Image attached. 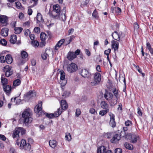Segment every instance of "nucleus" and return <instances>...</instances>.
<instances>
[{
    "instance_id": "20e7f679",
    "label": "nucleus",
    "mask_w": 153,
    "mask_h": 153,
    "mask_svg": "<svg viewBox=\"0 0 153 153\" xmlns=\"http://www.w3.org/2000/svg\"><path fill=\"white\" fill-rule=\"evenodd\" d=\"M25 130L22 128H16L13 133L12 135L13 138H17L19 137V133H20L22 135H23L25 134Z\"/></svg>"
},
{
    "instance_id": "bb28decb",
    "label": "nucleus",
    "mask_w": 153,
    "mask_h": 153,
    "mask_svg": "<svg viewBox=\"0 0 153 153\" xmlns=\"http://www.w3.org/2000/svg\"><path fill=\"white\" fill-rule=\"evenodd\" d=\"M36 19L37 21L41 23H43L44 20L42 18V16L40 13H38L36 16Z\"/></svg>"
},
{
    "instance_id": "338daca9",
    "label": "nucleus",
    "mask_w": 153,
    "mask_h": 153,
    "mask_svg": "<svg viewBox=\"0 0 153 153\" xmlns=\"http://www.w3.org/2000/svg\"><path fill=\"white\" fill-rule=\"evenodd\" d=\"M114 95L117 98V94H118V90L116 89H114L113 91Z\"/></svg>"
},
{
    "instance_id": "393cba45",
    "label": "nucleus",
    "mask_w": 153,
    "mask_h": 153,
    "mask_svg": "<svg viewBox=\"0 0 153 153\" xmlns=\"http://www.w3.org/2000/svg\"><path fill=\"white\" fill-rule=\"evenodd\" d=\"M8 28H3L1 30V35L4 36H8Z\"/></svg>"
},
{
    "instance_id": "864d4df0",
    "label": "nucleus",
    "mask_w": 153,
    "mask_h": 153,
    "mask_svg": "<svg viewBox=\"0 0 153 153\" xmlns=\"http://www.w3.org/2000/svg\"><path fill=\"white\" fill-rule=\"evenodd\" d=\"M81 113L80 110L79 108H77L76 109V115L77 117L79 116Z\"/></svg>"
},
{
    "instance_id": "e433bc0d",
    "label": "nucleus",
    "mask_w": 153,
    "mask_h": 153,
    "mask_svg": "<svg viewBox=\"0 0 153 153\" xmlns=\"http://www.w3.org/2000/svg\"><path fill=\"white\" fill-rule=\"evenodd\" d=\"M26 141L25 140H22L21 141L20 145V149H23L25 145L26 144Z\"/></svg>"
},
{
    "instance_id": "f3484780",
    "label": "nucleus",
    "mask_w": 153,
    "mask_h": 153,
    "mask_svg": "<svg viewBox=\"0 0 153 153\" xmlns=\"http://www.w3.org/2000/svg\"><path fill=\"white\" fill-rule=\"evenodd\" d=\"M47 37V36L45 33L43 32H42L40 34V39L42 41L41 43L43 45H45V40Z\"/></svg>"
},
{
    "instance_id": "4468645a",
    "label": "nucleus",
    "mask_w": 153,
    "mask_h": 153,
    "mask_svg": "<svg viewBox=\"0 0 153 153\" xmlns=\"http://www.w3.org/2000/svg\"><path fill=\"white\" fill-rule=\"evenodd\" d=\"M112 47L114 49V52H117L119 48V43L117 41L113 40L111 41Z\"/></svg>"
},
{
    "instance_id": "603ef678",
    "label": "nucleus",
    "mask_w": 153,
    "mask_h": 153,
    "mask_svg": "<svg viewBox=\"0 0 153 153\" xmlns=\"http://www.w3.org/2000/svg\"><path fill=\"white\" fill-rule=\"evenodd\" d=\"M15 4L17 8L19 9L21 8L22 6L21 3L20 2H15Z\"/></svg>"
},
{
    "instance_id": "79ce46f5",
    "label": "nucleus",
    "mask_w": 153,
    "mask_h": 153,
    "mask_svg": "<svg viewBox=\"0 0 153 153\" xmlns=\"http://www.w3.org/2000/svg\"><path fill=\"white\" fill-rule=\"evenodd\" d=\"M32 45L35 47H37L39 45V43L37 41H32L31 42Z\"/></svg>"
},
{
    "instance_id": "423d86ee",
    "label": "nucleus",
    "mask_w": 153,
    "mask_h": 153,
    "mask_svg": "<svg viewBox=\"0 0 153 153\" xmlns=\"http://www.w3.org/2000/svg\"><path fill=\"white\" fill-rule=\"evenodd\" d=\"M77 69V66L74 63H72L68 65L67 67V70L70 73L74 72L76 71Z\"/></svg>"
},
{
    "instance_id": "a878e982",
    "label": "nucleus",
    "mask_w": 153,
    "mask_h": 153,
    "mask_svg": "<svg viewBox=\"0 0 153 153\" xmlns=\"http://www.w3.org/2000/svg\"><path fill=\"white\" fill-rule=\"evenodd\" d=\"M6 60V62L8 64H11L13 61V59L10 55H7L5 57Z\"/></svg>"
},
{
    "instance_id": "6e6552de",
    "label": "nucleus",
    "mask_w": 153,
    "mask_h": 153,
    "mask_svg": "<svg viewBox=\"0 0 153 153\" xmlns=\"http://www.w3.org/2000/svg\"><path fill=\"white\" fill-rule=\"evenodd\" d=\"M62 111L60 108L58 109L57 111H56L54 113L48 114L46 113L45 116L50 118H53L54 117H58L62 113Z\"/></svg>"
},
{
    "instance_id": "9b49d317",
    "label": "nucleus",
    "mask_w": 153,
    "mask_h": 153,
    "mask_svg": "<svg viewBox=\"0 0 153 153\" xmlns=\"http://www.w3.org/2000/svg\"><path fill=\"white\" fill-rule=\"evenodd\" d=\"M79 74L83 77L84 78L88 77L90 75L88 71L86 69H83L80 70Z\"/></svg>"
},
{
    "instance_id": "a18cd8bd",
    "label": "nucleus",
    "mask_w": 153,
    "mask_h": 153,
    "mask_svg": "<svg viewBox=\"0 0 153 153\" xmlns=\"http://www.w3.org/2000/svg\"><path fill=\"white\" fill-rule=\"evenodd\" d=\"M92 16L95 18V19H98V13L97 11V10H95L92 14Z\"/></svg>"
},
{
    "instance_id": "aec40b11",
    "label": "nucleus",
    "mask_w": 153,
    "mask_h": 153,
    "mask_svg": "<svg viewBox=\"0 0 153 153\" xmlns=\"http://www.w3.org/2000/svg\"><path fill=\"white\" fill-rule=\"evenodd\" d=\"M7 19L6 16L0 15V22L4 25H6Z\"/></svg>"
},
{
    "instance_id": "39448f33",
    "label": "nucleus",
    "mask_w": 153,
    "mask_h": 153,
    "mask_svg": "<svg viewBox=\"0 0 153 153\" xmlns=\"http://www.w3.org/2000/svg\"><path fill=\"white\" fill-rule=\"evenodd\" d=\"M123 34L121 32H118L117 31H114L112 34L113 38L120 42L121 41L120 39V37L122 36V38L124 36H123Z\"/></svg>"
},
{
    "instance_id": "680f3d73",
    "label": "nucleus",
    "mask_w": 153,
    "mask_h": 153,
    "mask_svg": "<svg viewBox=\"0 0 153 153\" xmlns=\"http://www.w3.org/2000/svg\"><path fill=\"white\" fill-rule=\"evenodd\" d=\"M122 150L120 148H117L115 150V153H122Z\"/></svg>"
},
{
    "instance_id": "bf43d9fd",
    "label": "nucleus",
    "mask_w": 153,
    "mask_h": 153,
    "mask_svg": "<svg viewBox=\"0 0 153 153\" xmlns=\"http://www.w3.org/2000/svg\"><path fill=\"white\" fill-rule=\"evenodd\" d=\"M40 29L38 27H35L34 31L37 33H39L40 32Z\"/></svg>"
},
{
    "instance_id": "4be33fe9",
    "label": "nucleus",
    "mask_w": 153,
    "mask_h": 153,
    "mask_svg": "<svg viewBox=\"0 0 153 153\" xmlns=\"http://www.w3.org/2000/svg\"><path fill=\"white\" fill-rule=\"evenodd\" d=\"M106 149L104 146H101L98 148L97 153H105Z\"/></svg>"
},
{
    "instance_id": "1a4fd4ad",
    "label": "nucleus",
    "mask_w": 153,
    "mask_h": 153,
    "mask_svg": "<svg viewBox=\"0 0 153 153\" xmlns=\"http://www.w3.org/2000/svg\"><path fill=\"white\" fill-rule=\"evenodd\" d=\"M124 137L120 133H116L113 136L111 140V143H116L121 139V137Z\"/></svg>"
},
{
    "instance_id": "774afa93",
    "label": "nucleus",
    "mask_w": 153,
    "mask_h": 153,
    "mask_svg": "<svg viewBox=\"0 0 153 153\" xmlns=\"http://www.w3.org/2000/svg\"><path fill=\"white\" fill-rule=\"evenodd\" d=\"M74 30L73 28H71L69 29L68 31V35H70L72 33H73L74 31Z\"/></svg>"
},
{
    "instance_id": "e2e57ef3",
    "label": "nucleus",
    "mask_w": 153,
    "mask_h": 153,
    "mask_svg": "<svg viewBox=\"0 0 153 153\" xmlns=\"http://www.w3.org/2000/svg\"><path fill=\"white\" fill-rule=\"evenodd\" d=\"M105 135L108 138H110L111 137L112 134L111 133H105Z\"/></svg>"
},
{
    "instance_id": "4c0bfd02",
    "label": "nucleus",
    "mask_w": 153,
    "mask_h": 153,
    "mask_svg": "<svg viewBox=\"0 0 153 153\" xmlns=\"http://www.w3.org/2000/svg\"><path fill=\"white\" fill-rule=\"evenodd\" d=\"M119 80L120 82H124L125 86L126 85V80L124 77L123 76L120 75L119 78Z\"/></svg>"
},
{
    "instance_id": "7c9ffc66",
    "label": "nucleus",
    "mask_w": 153,
    "mask_h": 153,
    "mask_svg": "<svg viewBox=\"0 0 153 153\" xmlns=\"http://www.w3.org/2000/svg\"><path fill=\"white\" fill-rule=\"evenodd\" d=\"M146 48L149 50L151 54H153V49L151 47V45L150 43L148 42L146 43Z\"/></svg>"
},
{
    "instance_id": "de8ad7c7",
    "label": "nucleus",
    "mask_w": 153,
    "mask_h": 153,
    "mask_svg": "<svg viewBox=\"0 0 153 153\" xmlns=\"http://www.w3.org/2000/svg\"><path fill=\"white\" fill-rule=\"evenodd\" d=\"M6 59L4 58V56L0 55V62L4 63L5 62Z\"/></svg>"
},
{
    "instance_id": "f03ea898",
    "label": "nucleus",
    "mask_w": 153,
    "mask_h": 153,
    "mask_svg": "<svg viewBox=\"0 0 153 153\" xmlns=\"http://www.w3.org/2000/svg\"><path fill=\"white\" fill-rule=\"evenodd\" d=\"M60 7L58 4L54 5L53 7V11L52 12L51 16L53 18L58 19L59 16V14L60 11Z\"/></svg>"
},
{
    "instance_id": "412c9836",
    "label": "nucleus",
    "mask_w": 153,
    "mask_h": 153,
    "mask_svg": "<svg viewBox=\"0 0 153 153\" xmlns=\"http://www.w3.org/2000/svg\"><path fill=\"white\" fill-rule=\"evenodd\" d=\"M117 98L113 97V98L111 100H109L108 102L111 105V106H112L116 104L117 103Z\"/></svg>"
},
{
    "instance_id": "7ed1b4c3",
    "label": "nucleus",
    "mask_w": 153,
    "mask_h": 153,
    "mask_svg": "<svg viewBox=\"0 0 153 153\" xmlns=\"http://www.w3.org/2000/svg\"><path fill=\"white\" fill-rule=\"evenodd\" d=\"M21 58H20L17 64L19 65H22L26 61L27 59L28 54L27 52L25 51H22L21 52Z\"/></svg>"
},
{
    "instance_id": "473e14b6",
    "label": "nucleus",
    "mask_w": 153,
    "mask_h": 153,
    "mask_svg": "<svg viewBox=\"0 0 153 153\" xmlns=\"http://www.w3.org/2000/svg\"><path fill=\"white\" fill-rule=\"evenodd\" d=\"M65 13H62L61 14L59 13V17L58 19H62L63 21H65Z\"/></svg>"
},
{
    "instance_id": "0eeeda50",
    "label": "nucleus",
    "mask_w": 153,
    "mask_h": 153,
    "mask_svg": "<svg viewBox=\"0 0 153 153\" xmlns=\"http://www.w3.org/2000/svg\"><path fill=\"white\" fill-rule=\"evenodd\" d=\"M101 75L98 72H96L94 74V81L91 82L92 85H94L99 83L101 81Z\"/></svg>"
},
{
    "instance_id": "72a5a7b5",
    "label": "nucleus",
    "mask_w": 153,
    "mask_h": 153,
    "mask_svg": "<svg viewBox=\"0 0 153 153\" xmlns=\"http://www.w3.org/2000/svg\"><path fill=\"white\" fill-rule=\"evenodd\" d=\"M125 146L127 149L132 150L133 149V146L132 145L129 144L127 143H125L124 144Z\"/></svg>"
},
{
    "instance_id": "5701e85b",
    "label": "nucleus",
    "mask_w": 153,
    "mask_h": 153,
    "mask_svg": "<svg viewBox=\"0 0 153 153\" xmlns=\"http://www.w3.org/2000/svg\"><path fill=\"white\" fill-rule=\"evenodd\" d=\"M16 36L14 34L12 35L10 37V42L12 44H15L16 41Z\"/></svg>"
},
{
    "instance_id": "9d476101",
    "label": "nucleus",
    "mask_w": 153,
    "mask_h": 153,
    "mask_svg": "<svg viewBox=\"0 0 153 153\" xmlns=\"http://www.w3.org/2000/svg\"><path fill=\"white\" fill-rule=\"evenodd\" d=\"M42 108V102H39L34 108V111L36 113H40L41 115H42L44 114V112H42L41 111Z\"/></svg>"
},
{
    "instance_id": "69168bd1",
    "label": "nucleus",
    "mask_w": 153,
    "mask_h": 153,
    "mask_svg": "<svg viewBox=\"0 0 153 153\" xmlns=\"http://www.w3.org/2000/svg\"><path fill=\"white\" fill-rule=\"evenodd\" d=\"M131 124V122L130 121L127 120L125 122V125L126 126H129Z\"/></svg>"
},
{
    "instance_id": "13d9d810",
    "label": "nucleus",
    "mask_w": 153,
    "mask_h": 153,
    "mask_svg": "<svg viewBox=\"0 0 153 153\" xmlns=\"http://www.w3.org/2000/svg\"><path fill=\"white\" fill-rule=\"evenodd\" d=\"M123 131H121L120 133L122 134H126V131L128 130V128L126 127H123Z\"/></svg>"
},
{
    "instance_id": "09e8293b",
    "label": "nucleus",
    "mask_w": 153,
    "mask_h": 153,
    "mask_svg": "<svg viewBox=\"0 0 153 153\" xmlns=\"http://www.w3.org/2000/svg\"><path fill=\"white\" fill-rule=\"evenodd\" d=\"M48 56V55L46 52L42 54V58L44 60L46 59Z\"/></svg>"
},
{
    "instance_id": "a19ab883",
    "label": "nucleus",
    "mask_w": 153,
    "mask_h": 153,
    "mask_svg": "<svg viewBox=\"0 0 153 153\" xmlns=\"http://www.w3.org/2000/svg\"><path fill=\"white\" fill-rule=\"evenodd\" d=\"M137 137L135 135L132 136L131 138V142L132 143H136L137 141Z\"/></svg>"
},
{
    "instance_id": "f704fd0d",
    "label": "nucleus",
    "mask_w": 153,
    "mask_h": 153,
    "mask_svg": "<svg viewBox=\"0 0 153 153\" xmlns=\"http://www.w3.org/2000/svg\"><path fill=\"white\" fill-rule=\"evenodd\" d=\"M109 111V109H105L100 111L99 112V114L102 116H103Z\"/></svg>"
},
{
    "instance_id": "a211bd4d",
    "label": "nucleus",
    "mask_w": 153,
    "mask_h": 153,
    "mask_svg": "<svg viewBox=\"0 0 153 153\" xmlns=\"http://www.w3.org/2000/svg\"><path fill=\"white\" fill-rule=\"evenodd\" d=\"M76 57V55L74 52L71 51L69 52L67 56V58L70 60H72Z\"/></svg>"
},
{
    "instance_id": "49530a36",
    "label": "nucleus",
    "mask_w": 153,
    "mask_h": 153,
    "mask_svg": "<svg viewBox=\"0 0 153 153\" xmlns=\"http://www.w3.org/2000/svg\"><path fill=\"white\" fill-rule=\"evenodd\" d=\"M24 34L27 36L30 33V30L28 29H24Z\"/></svg>"
},
{
    "instance_id": "cd10ccee",
    "label": "nucleus",
    "mask_w": 153,
    "mask_h": 153,
    "mask_svg": "<svg viewBox=\"0 0 153 153\" xmlns=\"http://www.w3.org/2000/svg\"><path fill=\"white\" fill-rule=\"evenodd\" d=\"M49 144L51 147L53 148H54L56 146L57 143L55 140H51L49 141Z\"/></svg>"
},
{
    "instance_id": "2eb2a0df",
    "label": "nucleus",
    "mask_w": 153,
    "mask_h": 153,
    "mask_svg": "<svg viewBox=\"0 0 153 153\" xmlns=\"http://www.w3.org/2000/svg\"><path fill=\"white\" fill-rule=\"evenodd\" d=\"M104 98L108 101L110 100L113 98V95L112 93L105 90V92L104 95Z\"/></svg>"
},
{
    "instance_id": "37998d69",
    "label": "nucleus",
    "mask_w": 153,
    "mask_h": 153,
    "mask_svg": "<svg viewBox=\"0 0 153 153\" xmlns=\"http://www.w3.org/2000/svg\"><path fill=\"white\" fill-rule=\"evenodd\" d=\"M31 146L29 143H27L26 144L23 149L25 150H29L31 148Z\"/></svg>"
},
{
    "instance_id": "dca6fc26",
    "label": "nucleus",
    "mask_w": 153,
    "mask_h": 153,
    "mask_svg": "<svg viewBox=\"0 0 153 153\" xmlns=\"http://www.w3.org/2000/svg\"><path fill=\"white\" fill-rule=\"evenodd\" d=\"M65 42L64 39H62L59 40L55 46L54 49L56 50H58Z\"/></svg>"
},
{
    "instance_id": "c03bdc74",
    "label": "nucleus",
    "mask_w": 153,
    "mask_h": 153,
    "mask_svg": "<svg viewBox=\"0 0 153 153\" xmlns=\"http://www.w3.org/2000/svg\"><path fill=\"white\" fill-rule=\"evenodd\" d=\"M65 137L66 140L70 141L71 139V136L70 133H66Z\"/></svg>"
},
{
    "instance_id": "2f4dec72",
    "label": "nucleus",
    "mask_w": 153,
    "mask_h": 153,
    "mask_svg": "<svg viewBox=\"0 0 153 153\" xmlns=\"http://www.w3.org/2000/svg\"><path fill=\"white\" fill-rule=\"evenodd\" d=\"M1 82L3 85H5L7 84V79L5 78L4 75H2L1 78Z\"/></svg>"
},
{
    "instance_id": "c9c22d12",
    "label": "nucleus",
    "mask_w": 153,
    "mask_h": 153,
    "mask_svg": "<svg viewBox=\"0 0 153 153\" xmlns=\"http://www.w3.org/2000/svg\"><path fill=\"white\" fill-rule=\"evenodd\" d=\"M3 71L5 72H6V71H12V70H11V68L10 66H9L8 65H6L4 66L3 69Z\"/></svg>"
},
{
    "instance_id": "b1692460",
    "label": "nucleus",
    "mask_w": 153,
    "mask_h": 153,
    "mask_svg": "<svg viewBox=\"0 0 153 153\" xmlns=\"http://www.w3.org/2000/svg\"><path fill=\"white\" fill-rule=\"evenodd\" d=\"M3 88L4 91L7 94H9L10 93L11 89V87L9 85L4 86Z\"/></svg>"
},
{
    "instance_id": "052dcab7",
    "label": "nucleus",
    "mask_w": 153,
    "mask_h": 153,
    "mask_svg": "<svg viewBox=\"0 0 153 153\" xmlns=\"http://www.w3.org/2000/svg\"><path fill=\"white\" fill-rule=\"evenodd\" d=\"M70 93L69 91H65L63 93L62 96H65V97H67L70 94Z\"/></svg>"
},
{
    "instance_id": "f8f14e48",
    "label": "nucleus",
    "mask_w": 153,
    "mask_h": 153,
    "mask_svg": "<svg viewBox=\"0 0 153 153\" xmlns=\"http://www.w3.org/2000/svg\"><path fill=\"white\" fill-rule=\"evenodd\" d=\"M36 92L34 91H30L27 93L24 97L25 99L27 100L33 97H35L36 95Z\"/></svg>"
},
{
    "instance_id": "3c124183",
    "label": "nucleus",
    "mask_w": 153,
    "mask_h": 153,
    "mask_svg": "<svg viewBox=\"0 0 153 153\" xmlns=\"http://www.w3.org/2000/svg\"><path fill=\"white\" fill-rule=\"evenodd\" d=\"M134 30H137L139 28V25L138 23L135 22L134 24Z\"/></svg>"
},
{
    "instance_id": "8fccbe9b",
    "label": "nucleus",
    "mask_w": 153,
    "mask_h": 153,
    "mask_svg": "<svg viewBox=\"0 0 153 153\" xmlns=\"http://www.w3.org/2000/svg\"><path fill=\"white\" fill-rule=\"evenodd\" d=\"M7 43V41L4 39H1L0 41V43L4 46L6 45Z\"/></svg>"
},
{
    "instance_id": "4d7b16f0",
    "label": "nucleus",
    "mask_w": 153,
    "mask_h": 153,
    "mask_svg": "<svg viewBox=\"0 0 153 153\" xmlns=\"http://www.w3.org/2000/svg\"><path fill=\"white\" fill-rule=\"evenodd\" d=\"M13 74V71H7L5 72V75L7 77H8L11 75Z\"/></svg>"
},
{
    "instance_id": "ddd939ff",
    "label": "nucleus",
    "mask_w": 153,
    "mask_h": 153,
    "mask_svg": "<svg viewBox=\"0 0 153 153\" xmlns=\"http://www.w3.org/2000/svg\"><path fill=\"white\" fill-rule=\"evenodd\" d=\"M109 115L110 117V125L112 127H114L116 125V123L115 120L114 115L112 113H110L109 114Z\"/></svg>"
},
{
    "instance_id": "6ab92c4d",
    "label": "nucleus",
    "mask_w": 153,
    "mask_h": 153,
    "mask_svg": "<svg viewBox=\"0 0 153 153\" xmlns=\"http://www.w3.org/2000/svg\"><path fill=\"white\" fill-rule=\"evenodd\" d=\"M61 105L62 108H60V109H61L62 111V109L63 110H65L67 109L68 106L67 103L66 102V101L65 100H61Z\"/></svg>"
},
{
    "instance_id": "6e6d98bb",
    "label": "nucleus",
    "mask_w": 153,
    "mask_h": 153,
    "mask_svg": "<svg viewBox=\"0 0 153 153\" xmlns=\"http://www.w3.org/2000/svg\"><path fill=\"white\" fill-rule=\"evenodd\" d=\"M111 51V50L110 49H108L104 51V54L106 55L107 56H109L110 53Z\"/></svg>"
},
{
    "instance_id": "58836bf2",
    "label": "nucleus",
    "mask_w": 153,
    "mask_h": 153,
    "mask_svg": "<svg viewBox=\"0 0 153 153\" xmlns=\"http://www.w3.org/2000/svg\"><path fill=\"white\" fill-rule=\"evenodd\" d=\"M60 74L61 79L62 80H64L65 78V73L62 70L60 71Z\"/></svg>"
},
{
    "instance_id": "f257e3e1",
    "label": "nucleus",
    "mask_w": 153,
    "mask_h": 153,
    "mask_svg": "<svg viewBox=\"0 0 153 153\" xmlns=\"http://www.w3.org/2000/svg\"><path fill=\"white\" fill-rule=\"evenodd\" d=\"M22 116L24 123H29L32 121V118L31 117L30 110V109L25 110L22 114Z\"/></svg>"
},
{
    "instance_id": "c85d7f7f",
    "label": "nucleus",
    "mask_w": 153,
    "mask_h": 153,
    "mask_svg": "<svg viewBox=\"0 0 153 153\" xmlns=\"http://www.w3.org/2000/svg\"><path fill=\"white\" fill-rule=\"evenodd\" d=\"M100 105L102 108L105 109H109L108 108V105L105 101H104L101 102Z\"/></svg>"
},
{
    "instance_id": "c756f323",
    "label": "nucleus",
    "mask_w": 153,
    "mask_h": 153,
    "mask_svg": "<svg viewBox=\"0 0 153 153\" xmlns=\"http://www.w3.org/2000/svg\"><path fill=\"white\" fill-rule=\"evenodd\" d=\"M14 31L16 34H19L23 30V28L20 27H16L14 28Z\"/></svg>"
},
{
    "instance_id": "ea45409f",
    "label": "nucleus",
    "mask_w": 153,
    "mask_h": 153,
    "mask_svg": "<svg viewBox=\"0 0 153 153\" xmlns=\"http://www.w3.org/2000/svg\"><path fill=\"white\" fill-rule=\"evenodd\" d=\"M21 81L19 79H17L13 82V85L14 86H18L20 84Z\"/></svg>"
},
{
    "instance_id": "0e129e2a",
    "label": "nucleus",
    "mask_w": 153,
    "mask_h": 153,
    "mask_svg": "<svg viewBox=\"0 0 153 153\" xmlns=\"http://www.w3.org/2000/svg\"><path fill=\"white\" fill-rule=\"evenodd\" d=\"M137 113L140 116H141L142 115V113L140 108L138 107L137 108Z\"/></svg>"
},
{
    "instance_id": "5fc2aeb1",
    "label": "nucleus",
    "mask_w": 153,
    "mask_h": 153,
    "mask_svg": "<svg viewBox=\"0 0 153 153\" xmlns=\"http://www.w3.org/2000/svg\"><path fill=\"white\" fill-rule=\"evenodd\" d=\"M125 136L126 139H129L130 138L131 139L132 135L130 134H126H126H125Z\"/></svg>"
}]
</instances>
